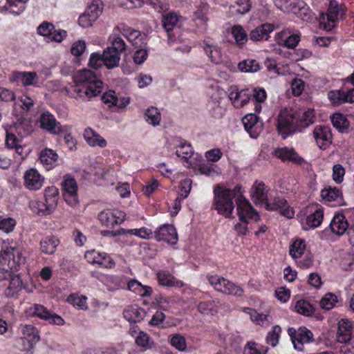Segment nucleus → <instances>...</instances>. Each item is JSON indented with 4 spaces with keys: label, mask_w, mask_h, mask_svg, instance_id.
<instances>
[{
    "label": "nucleus",
    "mask_w": 354,
    "mask_h": 354,
    "mask_svg": "<svg viewBox=\"0 0 354 354\" xmlns=\"http://www.w3.org/2000/svg\"><path fill=\"white\" fill-rule=\"evenodd\" d=\"M240 189L241 187L239 186L233 189L216 187L214 190V205L219 214L230 217L234 208L233 199H235L237 214L242 222L235 225V230L239 234L245 235L248 232L247 223L249 220L258 221L259 216L250 202L242 196Z\"/></svg>",
    "instance_id": "nucleus-1"
},
{
    "label": "nucleus",
    "mask_w": 354,
    "mask_h": 354,
    "mask_svg": "<svg viewBox=\"0 0 354 354\" xmlns=\"http://www.w3.org/2000/svg\"><path fill=\"white\" fill-rule=\"evenodd\" d=\"M315 121L314 111H307L291 113L288 110L281 111L278 116V131L283 139L295 131L302 129L312 124Z\"/></svg>",
    "instance_id": "nucleus-2"
},
{
    "label": "nucleus",
    "mask_w": 354,
    "mask_h": 354,
    "mask_svg": "<svg viewBox=\"0 0 354 354\" xmlns=\"http://www.w3.org/2000/svg\"><path fill=\"white\" fill-rule=\"evenodd\" d=\"M103 85V82L97 79L93 71L84 69L74 77V85L71 86V91L75 95L73 97L91 101L101 93Z\"/></svg>",
    "instance_id": "nucleus-3"
},
{
    "label": "nucleus",
    "mask_w": 354,
    "mask_h": 354,
    "mask_svg": "<svg viewBox=\"0 0 354 354\" xmlns=\"http://www.w3.org/2000/svg\"><path fill=\"white\" fill-rule=\"evenodd\" d=\"M22 261V254L19 250L14 248H7L2 250L0 254V263L3 265H7L10 269V286L6 290L8 295H13L15 292L21 290L22 286V280L18 274H12V271H17L20 268Z\"/></svg>",
    "instance_id": "nucleus-4"
},
{
    "label": "nucleus",
    "mask_w": 354,
    "mask_h": 354,
    "mask_svg": "<svg viewBox=\"0 0 354 354\" xmlns=\"http://www.w3.org/2000/svg\"><path fill=\"white\" fill-rule=\"evenodd\" d=\"M288 333L294 348L298 351H303L304 345L314 340L312 332L306 327H300L297 331L295 328H289Z\"/></svg>",
    "instance_id": "nucleus-5"
},
{
    "label": "nucleus",
    "mask_w": 354,
    "mask_h": 354,
    "mask_svg": "<svg viewBox=\"0 0 354 354\" xmlns=\"http://www.w3.org/2000/svg\"><path fill=\"white\" fill-rule=\"evenodd\" d=\"M331 231L339 236H341L347 231L350 236V241L354 245V226H348L345 216L342 214H335L330 223Z\"/></svg>",
    "instance_id": "nucleus-6"
},
{
    "label": "nucleus",
    "mask_w": 354,
    "mask_h": 354,
    "mask_svg": "<svg viewBox=\"0 0 354 354\" xmlns=\"http://www.w3.org/2000/svg\"><path fill=\"white\" fill-rule=\"evenodd\" d=\"M98 219L102 225L113 228L124 221L125 214L120 211L103 210L99 213Z\"/></svg>",
    "instance_id": "nucleus-7"
},
{
    "label": "nucleus",
    "mask_w": 354,
    "mask_h": 354,
    "mask_svg": "<svg viewBox=\"0 0 354 354\" xmlns=\"http://www.w3.org/2000/svg\"><path fill=\"white\" fill-rule=\"evenodd\" d=\"M242 122L245 129L253 138H257L263 129V122L259 120V117L254 113L245 115Z\"/></svg>",
    "instance_id": "nucleus-8"
},
{
    "label": "nucleus",
    "mask_w": 354,
    "mask_h": 354,
    "mask_svg": "<svg viewBox=\"0 0 354 354\" xmlns=\"http://www.w3.org/2000/svg\"><path fill=\"white\" fill-rule=\"evenodd\" d=\"M264 207L269 211H278L280 214L288 218L294 216L293 209L288 205L287 201L281 197H275L272 201H268Z\"/></svg>",
    "instance_id": "nucleus-9"
},
{
    "label": "nucleus",
    "mask_w": 354,
    "mask_h": 354,
    "mask_svg": "<svg viewBox=\"0 0 354 354\" xmlns=\"http://www.w3.org/2000/svg\"><path fill=\"white\" fill-rule=\"evenodd\" d=\"M155 239L158 241H165L170 244H175L178 240V234L174 225H163L154 232Z\"/></svg>",
    "instance_id": "nucleus-10"
},
{
    "label": "nucleus",
    "mask_w": 354,
    "mask_h": 354,
    "mask_svg": "<svg viewBox=\"0 0 354 354\" xmlns=\"http://www.w3.org/2000/svg\"><path fill=\"white\" fill-rule=\"evenodd\" d=\"M38 33L44 37H49L52 41L60 42L66 36V31L64 30H55L53 24L44 21L37 28Z\"/></svg>",
    "instance_id": "nucleus-11"
},
{
    "label": "nucleus",
    "mask_w": 354,
    "mask_h": 354,
    "mask_svg": "<svg viewBox=\"0 0 354 354\" xmlns=\"http://www.w3.org/2000/svg\"><path fill=\"white\" fill-rule=\"evenodd\" d=\"M24 186L29 190H38L44 184V178L35 169L26 171L24 176Z\"/></svg>",
    "instance_id": "nucleus-12"
},
{
    "label": "nucleus",
    "mask_w": 354,
    "mask_h": 354,
    "mask_svg": "<svg viewBox=\"0 0 354 354\" xmlns=\"http://www.w3.org/2000/svg\"><path fill=\"white\" fill-rule=\"evenodd\" d=\"M32 314L44 320L47 321L50 324L56 325L64 324V319L55 313H53L48 310L44 306L39 304L34 306Z\"/></svg>",
    "instance_id": "nucleus-13"
},
{
    "label": "nucleus",
    "mask_w": 354,
    "mask_h": 354,
    "mask_svg": "<svg viewBox=\"0 0 354 354\" xmlns=\"http://www.w3.org/2000/svg\"><path fill=\"white\" fill-rule=\"evenodd\" d=\"M289 6L290 7V10L304 21H312L317 19L304 1H291Z\"/></svg>",
    "instance_id": "nucleus-14"
},
{
    "label": "nucleus",
    "mask_w": 354,
    "mask_h": 354,
    "mask_svg": "<svg viewBox=\"0 0 354 354\" xmlns=\"http://www.w3.org/2000/svg\"><path fill=\"white\" fill-rule=\"evenodd\" d=\"M41 127L53 134H59L63 131L59 122L49 112L43 113L40 116Z\"/></svg>",
    "instance_id": "nucleus-15"
},
{
    "label": "nucleus",
    "mask_w": 354,
    "mask_h": 354,
    "mask_svg": "<svg viewBox=\"0 0 354 354\" xmlns=\"http://www.w3.org/2000/svg\"><path fill=\"white\" fill-rule=\"evenodd\" d=\"M313 135L320 149H325L331 143L332 134L328 127H316L314 129Z\"/></svg>",
    "instance_id": "nucleus-16"
},
{
    "label": "nucleus",
    "mask_w": 354,
    "mask_h": 354,
    "mask_svg": "<svg viewBox=\"0 0 354 354\" xmlns=\"http://www.w3.org/2000/svg\"><path fill=\"white\" fill-rule=\"evenodd\" d=\"M274 156L282 161H290L297 165H301L304 163V159L292 148L282 147L277 148L274 151Z\"/></svg>",
    "instance_id": "nucleus-17"
},
{
    "label": "nucleus",
    "mask_w": 354,
    "mask_h": 354,
    "mask_svg": "<svg viewBox=\"0 0 354 354\" xmlns=\"http://www.w3.org/2000/svg\"><path fill=\"white\" fill-rule=\"evenodd\" d=\"M62 187L65 201L71 205H75L77 203V185L75 180L73 178L66 179L62 183Z\"/></svg>",
    "instance_id": "nucleus-18"
},
{
    "label": "nucleus",
    "mask_w": 354,
    "mask_h": 354,
    "mask_svg": "<svg viewBox=\"0 0 354 354\" xmlns=\"http://www.w3.org/2000/svg\"><path fill=\"white\" fill-rule=\"evenodd\" d=\"M353 328L351 322L342 319L338 323V330L337 333V339L340 343L347 344L351 339Z\"/></svg>",
    "instance_id": "nucleus-19"
},
{
    "label": "nucleus",
    "mask_w": 354,
    "mask_h": 354,
    "mask_svg": "<svg viewBox=\"0 0 354 354\" xmlns=\"http://www.w3.org/2000/svg\"><path fill=\"white\" fill-rule=\"evenodd\" d=\"M250 195L257 205L264 206L265 203L268 201L266 191V185L262 182L254 183L251 188Z\"/></svg>",
    "instance_id": "nucleus-20"
},
{
    "label": "nucleus",
    "mask_w": 354,
    "mask_h": 354,
    "mask_svg": "<svg viewBox=\"0 0 354 354\" xmlns=\"http://www.w3.org/2000/svg\"><path fill=\"white\" fill-rule=\"evenodd\" d=\"M274 30V25L272 24H261L254 30H252L250 33V39L253 41H258L263 39L268 40L269 37V34L272 32Z\"/></svg>",
    "instance_id": "nucleus-21"
},
{
    "label": "nucleus",
    "mask_w": 354,
    "mask_h": 354,
    "mask_svg": "<svg viewBox=\"0 0 354 354\" xmlns=\"http://www.w3.org/2000/svg\"><path fill=\"white\" fill-rule=\"evenodd\" d=\"M83 136L86 143L91 147L97 146L104 148L106 146L105 139L90 127L85 129Z\"/></svg>",
    "instance_id": "nucleus-22"
},
{
    "label": "nucleus",
    "mask_w": 354,
    "mask_h": 354,
    "mask_svg": "<svg viewBox=\"0 0 354 354\" xmlns=\"http://www.w3.org/2000/svg\"><path fill=\"white\" fill-rule=\"evenodd\" d=\"M203 47L212 63L218 64L223 62L221 50L217 46L213 45L209 40H204Z\"/></svg>",
    "instance_id": "nucleus-23"
},
{
    "label": "nucleus",
    "mask_w": 354,
    "mask_h": 354,
    "mask_svg": "<svg viewBox=\"0 0 354 354\" xmlns=\"http://www.w3.org/2000/svg\"><path fill=\"white\" fill-rule=\"evenodd\" d=\"M145 314V310L138 306H128L123 312L124 319L132 323L141 321Z\"/></svg>",
    "instance_id": "nucleus-24"
},
{
    "label": "nucleus",
    "mask_w": 354,
    "mask_h": 354,
    "mask_svg": "<svg viewBox=\"0 0 354 354\" xmlns=\"http://www.w3.org/2000/svg\"><path fill=\"white\" fill-rule=\"evenodd\" d=\"M28 0H6V3L0 7L1 10L8 11L14 15L21 14L24 8L25 3Z\"/></svg>",
    "instance_id": "nucleus-25"
},
{
    "label": "nucleus",
    "mask_w": 354,
    "mask_h": 354,
    "mask_svg": "<svg viewBox=\"0 0 354 354\" xmlns=\"http://www.w3.org/2000/svg\"><path fill=\"white\" fill-rule=\"evenodd\" d=\"M103 63L108 68H113L119 65L120 55L109 48L104 50L102 54Z\"/></svg>",
    "instance_id": "nucleus-26"
},
{
    "label": "nucleus",
    "mask_w": 354,
    "mask_h": 354,
    "mask_svg": "<svg viewBox=\"0 0 354 354\" xmlns=\"http://www.w3.org/2000/svg\"><path fill=\"white\" fill-rule=\"evenodd\" d=\"M14 76L15 79L20 80L24 86H39V79L36 72H17Z\"/></svg>",
    "instance_id": "nucleus-27"
},
{
    "label": "nucleus",
    "mask_w": 354,
    "mask_h": 354,
    "mask_svg": "<svg viewBox=\"0 0 354 354\" xmlns=\"http://www.w3.org/2000/svg\"><path fill=\"white\" fill-rule=\"evenodd\" d=\"M128 288L129 290L139 295L141 297H147L151 295L152 289L147 286L142 285L137 280L133 279L129 281Z\"/></svg>",
    "instance_id": "nucleus-28"
},
{
    "label": "nucleus",
    "mask_w": 354,
    "mask_h": 354,
    "mask_svg": "<svg viewBox=\"0 0 354 354\" xmlns=\"http://www.w3.org/2000/svg\"><path fill=\"white\" fill-rule=\"evenodd\" d=\"M29 207L34 213L41 216L50 214L54 210L50 206L47 205V203L39 201H30Z\"/></svg>",
    "instance_id": "nucleus-29"
},
{
    "label": "nucleus",
    "mask_w": 354,
    "mask_h": 354,
    "mask_svg": "<svg viewBox=\"0 0 354 354\" xmlns=\"http://www.w3.org/2000/svg\"><path fill=\"white\" fill-rule=\"evenodd\" d=\"M58 189L55 186L48 187L45 189L44 197L47 205L55 209L59 198Z\"/></svg>",
    "instance_id": "nucleus-30"
},
{
    "label": "nucleus",
    "mask_w": 354,
    "mask_h": 354,
    "mask_svg": "<svg viewBox=\"0 0 354 354\" xmlns=\"http://www.w3.org/2000/svg\"><path fill=\"white\" fill-rule=\"evenodd\" d=\"M59 240L54 236L46 237L40 241L41 250L42 252L52 254L55 252Z\"/></svg>",
    "instance_id": "nucleus-31"
},
{
    "label": "nucleus",
    "mask_w": 354,
    "mask_h": 354,
    "mask_svg": "<svg viewBox=\"0 0 354 354\" xmlns=\"http://www.w3.org/2000/svg\"><path fill=\"white\" fill-rule=\"evenodd\" d=\"M251 8L250 0H237L234 5L230 6V12L232 15L236 14L244 15L249 12Z\"/></svg>",
    "instance_id": "nucleus-32"
},
{
    "label": "nucleus",
    "mask_w": 354,
    "mask_h": 354,
    "mask_svg": "<svg viewBox=\"0 0 354 354\" xmlns=\"http://www.w3.org/2000/svg\"><path fill=\"white\" fill-rule=\"evenodd\" d=\"M145 120L148 124L156 127L160 124L161 120L160 112L156 107L151 106L145 112Z\"/></svg>",
    "instance_id": "nucleus-33"
},
{
    "label": "nucleus",
    "mask_w": 354,
    "mask_h": 354,
    "mask_svg": "<svg viewBox=\"0 0 354 354\" xmlns=\"http://www.w3.org/2000/svg\"><path fill=\"white\" fill-rule=\"evenodd\" d=\"M330 120L333 127L341 132H343L346 129H348L349 127V121L346 119L345 115H344L342 113H333L330 116Z\"/></svg>",
    "instance_id": "nucleus-34"
},
{
    "label": "nucleus",
    "mask_w": 354,
    "mask_h": 354,
    "mask_svg": "<svg viewBox=\"0 0 354 354\" xmlns=\"http://www.w3.org/2000/svg\"><path fill=\"white\" fill-rule=\"evenodd\" d=\"M103 3L100 0H93L91 5H89L86 10L85 13H88L91 17L92 19L95 21L98 19L103 10Z\"/></svg>",
    "instance_id": "nucleus-35"
},
{
    "label": "nucleus",
    "mask_w": 354,
    "mask_h": 354,
    "mask_svg": "<svg viewBox=\"0 0 354 354\" xmlns=\"http://www.w3.org/2000/svg\"><path fill=\"white\" fill-rule=\"evenodd\" d=\"M178 21V16L175 13L170 12L162 15V26L168 33L174 30Z\"/></svg>",
    "instance_id": "nucleus-36"
},
{
    "label": "nucleus",
    "mask_w": 354,
    "mask_h": 354,
    "mask_svg": "<svg viewBox=\"0 0 354 354\" xmlns=\"http://www.w3.org/2000/svg\"><path fill=\"white\" fill-rule=\"evenodd\" d=\"M321 196L323 199L326 201H338V199L342 198V192L340 190L336 187L334 188H325L322 190Z\"/></svg>",
    "instance_id": "nucleus-37"
},
{
    "label": "nucleus",
    "mask_w": 354,
    "mask_h": 354,
    "mask_svg": "<svg viewBox=\"0 0 354 354\" xmlns=\"http://www.w3.org/2000/svg\"><path fill=\"white\" fill-rule=\"evenodd\" d=\"M214 301H201L198 305V311L205 315H215L218 313Z\"/></svg>",
    "instance_id": "nucleus-38"
},
{
    "label": "nucleus",
    "mask_w": 354,
    "mask_h": 354,
    "mask_svg": "<svg viewBox=\"0 0 354 354\" xmlns=\"http://www.w3.org/2000/svg\"><path fill=\"white\" fill-rule=\"evenodd\" d=\"M239 69L245 73H255L260 68L259 63L255 59H246L239 62Z\"/></svg>",
    "instance_id": "nucleus-39"
},
{
    "label": "nucleus",
    "mask_w": 354,
    "mask_h": 354,
    "mask_svg": "<svg viewBox=\"0 0 354 354\" xmlns=\"http://www.w3.org/2000/svg\"><path fill=\"white\" fill-rule=\"evenodd\" d=\"M232 33L239 46L243 45L248 40L247 33L240 25H234L232 28Z\"/></svg>",
    "instance_id": "nucleus-40"
},
{
    "label": "nucleus",
    "mask_w": 354,
    "mask_h": 354,
    "mask_svg": "<svg viewBox=\"0 0 354 354\" xmlns=\"http://www.w3.org/2000/svg\"><path fill=\"white\" fill-rule=\"evenodd\" d=\"M305 248L304 241L297 239L290 246L289 253L292 258L297 259L304 254Z\"/></svg>",
    "instance_id": "nucleus-41"
},
{
    "label": "nucleus",
    "mask_w": 354,
    "mask_h": 354,
    "mask_svg": "<svg viewBox=\"0 0 354 354\" xmlns=\"http://www.w3.org/2000/svg\"><path fill=\"white\" fill-rule=\"evenodd\" d=\"M323 216V211L317 209L307 216L306 224L310 227H317L322 223Z\"/></svg>",
    "instance_id": "nucleus-42"
},
{
    "label": "nucleus",
    "mask_w": 354,
    "mask_h": 354,
    "mask_svg": "<svg viewBox=\"0 0 354 354\" xmlns=\"http://www.w3.org/2000/svg\"><path fill=\"white\" fill-rule=\"evenodd\" d=\"M281 328L279 326L276 325L272 327V330H270L266 336V343L272 347L277 345Z\"/></svg>",
    "instance_id": "nucleus-43"
},
{
    "label": "nucleus",
    "mask_w": 354,
    "mask_h": 354,
    "mask_svg": "<svg viewBox=\"0 0 354 354\" xmlns=\"http://www.w3.org/2000/svg\"><path fill=\"white\" fill-rule=\"evenodd\" d=\"M295 309L299 314L310 316L315 311V308L307 301L299 300L295 304Z\"/></svg>",
    "instance_id": "nucleus-44"
},
{
    "label": "nucleus",
    "mask_w": 354,
    "mask_h": 354,
    "mask_svg": "<svg viewBox=\"0 0 354 354\" xmlns=\"http://www.w3.org/2000/svg\"><path fill=\"white\" fill-rule=\"evenodd\" d=\"M338 302L337 296L333 293H326L320 301V306L326 310H330Z\"/></svg>",
    "instance_id": "nucleus-45"
},
{
    "label": "nucleus",
    "mask_w": 354,
    "mask_h": 354,
    "mask_svg": "<svg viewBox=\"0 0 354 354\" xmlns=\"http://www.w3.org/2000/svg\"><path fill=\"white\" fill-rule=\"evenodd\" d=\"M57 154L52 149H45L40 154L41 162L46 165H51L57 160Z\"/></svg>",
    "instance_id": "nucleus-46"
},
{
    "label": "nucleus",
    "mask_w": 354,
    "mask_h": 354,
    "mask_svg": "<svg viewBox=\"0 0 354 354\" xmlns=\"http://www.w3.org/2000/svg\"><path fill=\"white\" fill-rule=\"evenodd\" d=\"M23 337L33 340V342H38L39 336L37 329L31 324H26L22 328Z\"/></svg>",
    "instance_id": "nucleus-47"
},
{
    "label": "nucleus",
    "mask_w": 354,
    "mask_h": 354,
    "mask_svg": "<svg viewBox=\"0 0 354 354\" xmlns=\"http://www.w3.org/2000/svg\"><path fill=\"white\" fill-rule=\"evenodd\" d=\"M328 97L334 104L340 105L346 103L345 91L342 90L330 91L328 93Z\"/></svg>",
    "instance_id": "nucleus-48"
},
{
    "label": "nucleus",
    "mask_w": 354,
    "mask_h": 354,
    "mask_svg": "<svg viewBox=\"0 0 354 354\" xmlns=\"http://www.w3.org/2000/svg\"><path fill=\"white\" fill-rule=\"evenodd\" d=\"M136 343L138 346L145 348H151L153 342L151 341L149 336L143 331H140L139 335L136 338Z\"/></svg>",
    "instance_id": "nucleus-49"
},
{
    "label": "nucleus",
    "mask_w": 354,
    "mask_h": 354,
    "mask_svg": "<svg viewBox=\"0 0 354 354\" xmlns=\"http://www.w3.org/2000/svg\"><path fill=\"white\" fill-rule=\"evenodd\" d=\"M176 153L178 157L187 159L193 154L192 148L191 145L186 143V142H181L178 147Z\"/></svg>",
    "instance_id": "nucleus-50"
},
{
    "label": "nucleus",
    "mask_w": 354,
    "mask_h": 354,
    "mask_svg": "<svg viewBox=\"0 0 354 354\" xmlns=\"http://www.w3.org/2000/svg\"><path fill=\"white\" fill-rule=\"evenodd\" d=\"M171 344L180 351H183L186 348V341L184 337L179 334L172 336L170 340Z\"/></svg>",
    "instance_id": "nucleus-51"
},
{
    "label": "nucleus",
    "mask_w": 354,
    "mask_h": 354,
    "mask_svg": "<svg viewBox=\"0 0 354 354\" xmlns=\"http://www.w3.org/2000/svg\"><path fill=\"white\" fill-rule=\"evenodd\" d=\"M126 232H128L131 234L136 235L140 238L149 239L152 237L153 232L152 230L146 227H142L140 229H132L126 230Z\"/></svg>",
    "instance_id": "nucleus-52"
},
{
    "label": "nucleus",
    "mask_w": 354,
    "mask_h": 354,
    "mask_svg": "<svg viewBox=\"0 0 354 354\" xmlns=\"http://www.w3.org/2000/svg\"><path fill=\"white\" fill-rule=\"evenodd\" d=\"M224 293L241 297L243 294V290L240 286L228 281L226 288L224 289Z\"/></svg>",
    "instance_id": "nucleus-53"
},
{
    "label": "nucleus",
    "mask_w": 354,
    "mask_h": 354,
    "mask_svg": "<svg viewBox=\"0 0 354 354\" xmlns=\"http://www.w3.org/2000/svg\"><path fill=\"white\" fill-rule=\"evenodd\" d=\"M345 174L344 168L339 164L335 165L333 167V179L337 183L343 181Z\"/></svg>",
    "instance_id": "nucleus-54"
},
{
    "label": "nucleus",
    "mask_w": 354,
    "mask_h": 354,
    "mask_svg": "<svg viewBox=\"0 0 354 354\" xmlns=\"http://www.w3.org/2000/svg\"><path fill=\"white\" fill-rule=\"evenodd\" d=\"M36 342L22 337L17 342V347L21 351L28 352L33 348V345Z\"/></svg>",
    "instance_id": "nucleus-55"
},
{
    "label": "nucleus",
    "mask_w": 354,
    "mask_h": 354,
    "mask_svg": "<svg viewBox=\"0 0 354 354\" xmlns=\"http://www.w3.org/2000/svg\"><path fill=\"white\" fill-rule=\"evenodd\" d=\"M106 257V254L102 256L100 253L95 250L87 252L85 254V258L87 259V261L93 263L102 264V262L101 261V259H105Z\"/></svg>",
    "instance_id": "nucleus-56"
},
{
    "label": "nucleus",
    "mask_w": 354,
    "mask_h": 354,
    "mask_svg": "<svg viewBox=\"0 0 354 354\" xmlns=\"http://www.w3.org/2000/svg\"><path fill=\"white\" fill-rule=\"evenodd\" d=\"M158 279L161 285L169 286L174 285L175 279L170 274L160 272L158 273Z\"/></svg>",
    "instance_id": "nucleus-57"
},
{
    "label": "nucleus",
    "mask_w": 354,
    "mask_h": 354,
    "mask_svg": "<svg viewBox=\"0 0 354 354\" xmlns=\"http://www.w3.org/2000/svg\"><path fill=\"white\" fill-rule=\"evenodd\" d=\"M109 48L118 52L120 55L121 53L126 50V44L122 38L118 37L113 40L112 46Z\"/></svg>",
    "instance_id": "nucleus-58"
},
{
    "label": "nucleus",
    "mask_w": 354,
    "mask_h": 354,
    "mask_svg": "<svg viewBox=\"0 0 354 354\" xmlns=\"http://www.w3.org/2000/svg\"><path fill=\"white\" fill-rule=\"evenodd\" d=\"M85 49H86L85 41H82V40H79V41L73 43V44L72 45L71 49V52L73 55L78 57V56H80L83 53V52L85 50Z\"/></svg>",
    "instance_id": "nucleus-59"
},
{
    "label": "nucleus",
    "mask_w": 354,
    "mask_h": 354,
    "mask_svg": "<svg viewBox=\"0 0 354 354\" xmlns=\"http://www.w3.org/2000/svg\"><path fill=\"white\" fill-rule=\"evenodd\" d=\"M102 100L109 106H114V104L116 101H118V98L115 95V91H109L108 92L104 93L102 95Z\"/></svg>",
    "instance_id": "nucleus-60"
},
{
    "label": "nucleus",
    "mask_w": 354,
    "mask_h": 354,
    "mask_svg": "<svg viewBox=\"0 0 354 354\" xmlns=\"http://www.w3.org/2000/svg\"><path fill=\"white\" fill-rule=\"evenodd\" d=\"M15 225V221L11 218L0 219V230L8 233Z\"/></svg>",
    "instance_id": "nucleus-61"
},
{
    "label": "nucleus",
    "mask_w": 354,
    "mask_h": 354,
    "mask_svg": "<svg viewBox=\"0 0 354 354\" xmlns=\"http://www.w3.org/2000/svg\"><path fill=\"white\" fill-rule=\"evenodd\" d=\"M148 56V52L146 48H140L137 50L133 55V61L137 64H142Z\"/></svg>",
    "instance_id": "nucleus-62"
},
{
    "label": "nucleus",
    "mask_w": 354,
    "mask_h": 354,
    "mask_svg": "<svg viewBox=\"0 0 354 354\" xmlns=\"http://www.w3.org/2000/svg\"><path fill=\"white\" fill-rule=\"evenodd\" d=\"M15 100V95L12 91L0 87V101L12 102Z\"/></svg>",
    "instance_id": "nucleus-63"
},
{
    "label": "nucleus",
    "mask_w": 354,
    "mask_h": 354,
    "mask_svg": "<svg viewBox=\"0 0 354 354\" xmlns=\"http://www.w3.org/2000/svg\"><path fill=\"white\" fill-rule=\"evenodd\" d=\"M102 56L101 54L93 53L89 59V66L95 69L98 68L103 64Z\"/></svg>",
    "instance_id": "nucleus-64"
}]
</instances>
